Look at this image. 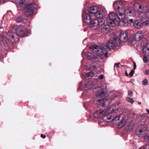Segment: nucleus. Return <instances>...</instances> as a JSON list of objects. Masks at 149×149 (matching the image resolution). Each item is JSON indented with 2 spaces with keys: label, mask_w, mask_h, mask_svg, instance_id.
I'll return each instance as SVG.
<instances>
[{
  "label": "nucleus",
  "mask_w": 149,
  "mask_h": 149,
  "mask_svg": "<svg viewBox=\"0 0 149 149\" xmlns=\"http://www.w3.org/2000/svg\"><path fill=\"white\" fill-rule=\"evenodd\" d=\"M94 15V17H96L99 18V19H104L102 18L104 17V13L102 10H99L98 9L97 12H96Z\"/></svg>",
  "instance_id": "nucleus-16"
},
{
  "label": "nucleus",
  "mask_w": 149,
  "mask_h": 149,
  "mask_svg": "<svg viewBox=\"0 0 149 149\" xmlns=\"http://www.w3.org/2000/svg\"><path fill=\"white\" fill-rule=\"evenodd\" d=\"M12 2L13 3H15V4H17V6L18 5L19 3V0H13Z\"/></svg>",
  "instance_id": "nucleus-37"
},
{
  "label": "nucleus",
  "mask_w": 149,
  "mask_h": 149,
  "mask_svg": "<svg viewBox=\"0 0 149 149\" xmlns=\"http://www.w3.org/2000/svg\"><path fill=\"white\" fill-rule=\"evenodd\" d=\"M130 22L131 23H133V19H130L128 21Z\"/></svg>",
  "instance_id": "nucleus-46"
},
{
  "label": "nucleus",
  "mask_w": 149,
  "mask_h": 149,
  "mask_svg": "<svg viewBox=\"0 0 149 149\" xmlns=\"http://www.w3.org/2000/svg\"><path fill=\"white\" fill-rule=\"evenodd\" d=\"M18 18H17V20H18Z\"/></svg>",
  "instance_id": "nucleus-54"
},
{
  "label": "nucleus",
  "mask_w": 149,
  "mask_h": 149,
  "mask_svg": "<svg viewBox=\"0 0 149 149\" xmlns=\"http://www.w3.org/2000/svg\"><path fill=\"white\" fill-rule=\"evenodd\" d=\"M104 55L105 57H107L108 56V53H105L104 54Z\"/></svg>",
  "instance_id": "nucleus-48"
},
{
  "label": "nucleus",
  "mask_w": 149,
  "mask_h": 149,
  "mask_svg": "<svg viewBox=\"0 0 149 149\" xmlns=\"http://www.w3.org/2000/svg\"><path fill=\"white\" fill-rule=\"evenodd\" d=\"M148 81L146 79H144L142 81V84L143 85H146L148 84Z\"/></svg>",
  "instance_id": "nucleus-33"
},
{
  "label": "nucleus",
  "mask_w": 149,
  "mask_h": 149,
  "mask_svg": "<svg viewBox=\"0 0 149 149\" xmlns=\"http://www.w3.org/2000/svg\"><path fill=\"white\" fill-rule=\"evenodd\" d=\"M96 90V95L98 97L100 98L105 96L106 94L105 89L98 87L95 88Z\"/></svg>",
  "instance_id": "nucleus-13"
},
{
  "label": "nucleus",
  "mask_w": 149,
  "mask_h": 149,
  "mask_svg": "<svg viewBox=\"0 0 149 149\" xmlns=\"http://www.w3.org/2000/svg\"><path fill=\"white\" fill-rule=\"evenodd\" d=\"M141 46L143 48V54H146L149 52V46L148 47V41L144 38H142L141 41Z\"/></svg>",
  "instance_id": "nucleus-8"
},
{
  "label": "nucleus",
  "mask_w": 149,
  "mask_h": 149,
  "mask_svg": "<svg viewBox=\"0 0 149 149\" xmlns=\"http://www.w3.org/2000/svg\"><path fill=\"white\" fill-rule=\"evenodd\" d=\"M126 3L124 1H117L114 2L113 6L117 15L113 12L110 13L109 15V20L108 21V24L111 27H114L119 19L124 18L125 16L123 14L124 7Z\"/></svg>",
  "instance_id": "nucleus-1"
},
{
  "label": "nucleus",
  "mask_w": 149,
  "mask_h": 149,
  "mask_svg": "<svg viewBox=\"0 0 149 149\" xmlns=\"http://www.w3.org/2000/svg\"><path fill=\"white\" fill-rule=\"evenodd\" d=\"M113 41L115 44L116 43H117L118 44L117 46H119L121 42V41L120 39L119 38H118L117 36H114L113 37Z\"/></svg>",
  "instance_id": "nucleus-22"
},
{
  "label": "nucleus",
  "mask_w": 149,
  "mask_h": 149,
  "mask_svg": "<svg viewBox=\"0 0 149 149\" xmlns=\"http://www.w3.org/2000/svg\"><path fill=\"white\" fill-rule=\"evenodd\" d=\"M134 69L135 70L136 69V65L135 62H134Z\"/></svg>",
  "instance_id": "nucleus-45"
},
{
  "label": "nucleus",
  "mask_w": 149,
  "mask_h": 149,
  "mask_svg": "<svg viewBox=\"0 0 149 149\" xmlns=\"http://www.w3.org/2000/svg\"><path fill=\"white\" fill-rule=\"evenodd\" d=\"M119 38L121 41L126 42L128 39V37L126 32L124 31H120Z\"/></svg>",
  "instance_id": "nucleus-15"
},
{
  "label": "nucleus",
  "mask_w": 149,
  "mask_h": 149,
  "mask_svg": "<svg viewBox=\"0 0 149 149\" xmlns=\"http://www.w3.org/2000/svg\"><path fill=\"white\" fill-rule=\"evenodd\" d=\"M118 43H115L113 40L109 41L107 42V45L104 44L103 47L104 49V51H108L110 50V49H114L116 47H117Z\"/></svg>",
  "instance_id": "nucleus-7"
},
{
  "label": "nucleus",
  "mask_w": 149,
  "mask_h": 149,
  "mask_svg": "<svg viewBox=\"0 0 149 149\" xmlns=\"http://www.w3.org/2000/svg\"><path fill=\"white\" fill-rule=\"evenodd\" d=\"M127 2H126L125 6ZM124 9L123 14L125 16V15L127 17H134L136 15L135 10L134 9H132L130 6L127 9L124 8Z\"/></svg>",
  "instance_id": "nucleus-10"
},
{
  "label": "nucleus",
  "mask_w": 149,
  "mask_h": 149,
  "mask_svg": "<svg viewBox=\"0 0 149 149\" xmlns=\"http://www.w3.org/2000/svg\"><path fill=\"white\" fill-rule=\"evenodd\" d=\"M94 85V83L93 81H90L86 82L85 84L84 88L85 90L90 89Z\"/></svg>",
  "instance_id": "nucleus-18"
},
{
  "label": "nucleus",
  "mask_w": 149,
  "mask_h": 149,
  "mask_svg": "<svg viewBox=\"0 0 149 149\" xmlns=\"http://www.w3.org/2000/svg\"><path fill=\"white\" fill-rule=\"evenodd\" d=\"M116 111H113L111 113L110 111H107L105 113L104 116L103 117V120L105 122H109L112 120L116 121L118 123V127L119 128H122L125 124V121L124 116L123 115H119L116 117Z\"/></svg>",
  "instance_id": "nucleus-2"
},
{
  "label": "nucleus",
  "mask_w": 149,
  "mask_h": 149,
  "mask_svg": "<svg viewBox=\"0 0 149 149\" xmlns=\"http://www.w3.org/2000/svg\"><path fill=\"white\" fill-rule=\"evenodd\" d=\"M141 149H149V144L145 145L143 147H141Z\"/></svg>",
  "instance_id": "nucleus-32"
},
{
  "label": "nucleus",
  "mask_w": 149,
  "mask_h": 149,
  "mask_svg": "<svg viewBox=\"0 0 149 149\" xmlns=\"http://www.w3.org/2000/svg\"><path fill=\"white\" fill-rule=\"evenodd\" d=\"M12 38L13 39L15 40H19V38H17V39H16L15 38V37L14 36V35L13 34V35H12Z\"/></svg>",
  "instance_id": "nucleus-43"
},
{
  "label": "nucleus",
  "mask_w": 149,
  "mask_h": 149,
  "mask_svg": "<svg viewBox=\"0 0 149 149\" xmlns=\"http://www.w3.org/2000/svg\"><path fill=\"white\" fill-rule=\"evenodd\" d=\"M84 13H86L84 15V19L86 24L88 25L91 27L98 26L100 27L105 23L104 19H95L93 16L86 12V10H84Z\"/></svg>",
  "instance_id": "nucleus-3"
},
{
  "label": "nucleus",
  "mask_w": 149,
  "mask_h": 149,
  "mask_svg": "<svg viewBox=\"0 0 149 149\" xmlns=\"http://www.w3.org/2000/svg\"><path fill=\"white\" fill-rule=\"evenodd\" d=\"M146 111H147V112H148V113L149 114V110L147 109H146Z\"/></svg>",
  "instance_id": "nucleus-50"
},
{
  "label": "nucleus",
  "mask_w": 149,
  "mask_h": 149,
  "mask_svg": "<svg viewBox=\"0 0 149 149\" xmlns=\"http://www.w3.org/2000/svg\"><path fill=\"white\" fill-rule=\"evenodd\" d=\"M128 95L130 97H132L133 95L132 92L130 91H129L128 92Z\"/></svg>",
  "instance_id": "nucleus-38"
},
{
  "label": "nucleus",
  "mask_w": 149,
  "mask_h": 149,
  "mask_svg": "<svg viewBox=\"0 0 149 149\" xmlns=\"http://www.w3.org/2000/svg\"><path fill=\"white\" fill-rule=\"evenodd\" d=\"M141 104V102H139L138 103V104L140 105V104Z\"/></svg>",
  "instance_id": "nucleus-52"
},
{
  "label": "nucleus",
  "mask_w": 149,
  "mask_h": 149,
  "mask_svg": "<svg viewBox=\"0 0 149 149\" xmlns=\"http://www.w3.org/2000/svg\"><path fill=\"white\" fill-rule=\"evenodd\" d=\"M94 104L100 106L102 107V108H105V106L107 103L109 102V101L107 100L103 99H95L93 101Z\"/></svg>",
  "instance_id": "nucleus-9"
},
{
  "label": "nucleus",
  "mask_w": 149,
  "mask_h": 149,
  "mask_svg": "<svg viewBox=\"0 0 149 149\" xmlns=\"http://www.w3.org/2000/svg\"><path fill=\"white\" fill-rule=\"evenodd\" d=\"M139 9H141L142 8L141 5H139Z\"/></svg>",
  "instance_id": "nucleus-49"
},
{
  "label": "nucleus",
  "mask_w": 149,
  "mask_h": 149,
  "mask_svg": "<svg viewBox=\"0 0 149 149\" xmlns=\"http://www.w3.org/2000/svg\"><path fill=\"white\" fill-rule=\"evenodd\" d=\"M125 74L126 75V76H128V74H127V71H126V72L125 73Z\"/></svg>",
  "instance_id": "nucleus-51"
},
{
  "label": "nucleus",
  "mask_w": 149,
  "mask_h": 149,
  "mask_svg": "<svg viewBox=\"0 0 149 149\" xmlns=\"http://www.w3.org/2000/svg\"><path fill=\"white\" fill-rule=\"evenodd\" d=\"M86 66L87 68L90 70H92L96 67V66L94 65L92 63H91V64H87Z\"/></svg>",
  "instance_id": "nucleus-26"
},
{
  "label": "nucleus",
  "mask_w": 149,
  "mask_h": 149,
  "mask_svg": "<svg viewBox=\"0 0 149 149\" xmlns=\"http://www.w3.org/2000/svg\"><path fill=\"white\" fill-rule=\"evenodd\" d=\"M118 105L116 104H113L112 106L109 107L108 106H106L105 108H102V109H100L99 110H97L94 113V116L95 118H100L103 115V117L104 116L105 113L107 111H110L111 112H111L113 111H117L118 109Z\"/></svg>",
  "instance_id": "nucleus-4"
},
{
  "label": "nucleus",
  "mask_w": 149,
  "mask_h": 149,
  "mask_svg": "<svg viewBox=\"0 0 149 149\" xmlns=\"http://www.w3.org/2000/svg\"><path fill=\"white\" fill-rule=\"evenodd\" d=\"M120 64V63H117L115 64V66L116 65L118 67H119L118 66Z\"/></svg>",
  "instance_id": "nucleus-47"
},
{
  "label": "nucleus",
  "mask_w": 149,
  "mask_h": 149,
  "mask_svg": "<svg viewBox=\"0 0 149 149\" xmlns=\"http://www.w3.org/2000/svg\"><path fill=\"white\" fill-rule=\"evenodd\" d=\"M18 30H19V29H18V27H16V29H15V31L16 32V35L17 36H18V33H19Z\"/></svg>",
  "instance_id": "nucleus-39"
},
{
  "label": "nucleus",
  "mask_w": 149,
  "mask_h": 149,
  "mask_svg": "<svg viewBox=\"0 0 149 149\" xmlns=\"http://www.w3.org/2000/svg\"><path fill=\"white\" fill-rule=\"evenodd\" d=\"M146 17L149 19V11L146 13Z\"/></svg>",
  "instance_id": "nucleus-41"
},
{
  "label": "nucleus",
  "mask_w": 149,
  "mask_h": 149,
  "mask_svg": "<svg viewBox=\"0 0 149 149\" xmlns=\"http://www.w3.org/2000/svg\"><path fill=\"white\" fill-rule=\"evenodd\" d=\"M133 126V124L132 123H127L126 124V130L127 131L132 129Z\"/></svg>",
  "instance_id": "nucleus-24"
},
{
  "label": "nucleus",
  "mask_w": 149,
  "mask_h": 149,
  "mask_svg": "<svg viewBox=\"0 0 149 149\" xmlns=\"http://www.w3.org/2000/svg\"><path fill=\"white\" fill-rule=\"evenodd\" d=\"M134 26L137 29H140L143 26L142 23L140 22L139 20H136L134 23Z\"/></svg>",
  "instance_id": "nucleus-19"
},
{
  "label": "nucleus",
  "mask_w": 149,
  "mask_h": 149,
  "mask_svg": "<svg viewBox=\"0 0 149 149\" xmlns=\"http://www.w3.org/2000/svg\"><path fill=\"white\" fill-rule=\"evenodd\" d=\"M19 1H19V6L22 7L25 4L24 3V0H19Z\"/></svg>",
  "instance_id": "nucleus-31"
},
{
  "label": "nucleus",
  "mask_w": 149,
  "mask_h": 149,
  "mask_svg": "<svg viewBox=\"0 0 149 149\" xmlns=\"http://www.w3.org/2000/svg\"><path fill=\"white\" fill-rule=\"evenodd\" d=\"M109 25H105L102 28L101 32L102 33H106V31H108L109 28Z\"/></svg>",
  "instance_id": "nucleus-25"
},
{
  "label": "nucleus",
  "mask_w": 149,
  "mask_h": 149,
  "mask_svg": "<svg viewBox=\"0 0 149 149\" xmlns=\"http://www.w3.org/2000/svg\"><path fill=\"white\" fill-rule=\"evenodd\" d=\"M123 18L119 19L120 21H118V23L119 24V25L121 26H128V23L127 22L124 21L123 19Z\"/></svg>",
  "instance_id": "nucleus-20"
},
{
  "label": "nucleus",
  "mask_w": 149,
  "mask_h": 149,
  "mask_svg": "<svg viewBox=\"0 0 149 149\" xmlns=\"http://www.w3.org/2000/svg\"><path fill=\"white\" fill-rule=\"evenodd\" d=\"M104 45L102 44L100 47L97 46H94L92 48V50L95 54L97 55H102L104 53V51L103 47Z\"/></svg>",
  "instance_id": "nucleus-12"
},
{
  "label": "nucleus",
  "mask_w": 149,
  "mask_h": 149,
  "mask_svg": "<svg viewBox=\"0 0 149 149\" xmlns=\"http://www.w3.org/2000/svg\"><path fill=\"white\" fill-rule=\"evenodd\" d=\"M147 133L146 127L145 125L139 126L136 130V135L139 137L144 136Z\"/></svg>",
  "instance_id": "nucleus-5"
},
{
  "label": "nucleus",
  "mask_w": 149,
  "mask_h": 149,
  "mask_svg": "<svg viewBox=\"0 0 149 149\" xmlns=\"http://www.w3.org/2000/svg\"><path fill=\"white\" fill-rule=\"evenodd\" d=\"M143 25H144L145 27H149V21H146L142 23Z\"/></svg>",
  "instance_id": "nucleus-29"
},
{
  "label": "nucleus",
  "mask_w": 149,
  "mask_h": 149,
  "mask_svg": "<svg viewBox=\"0 0 149 149\" xmlns=\"http://www.w3.org/2000/svg\"><path fill=\"white\" fill-rule=\"evenodd\" d=\"M126 100L128 102H130L131 103H133L134 102V101L133 100V99L132 98H130V97H127L126 98Z\"/></svg>",
  "instance_id": "nucleus-30"
},
{
  "label": "nucleus",
  "mask_w": 149,
  "mask_h": 149,
  "mask_svg": "<svg viewBox=\"0 0 149 149\" xmlns=\"http://www.w3.org/2000/svg\"><path fill=\"white\" fill-rule=\"evenodd\" d=\"M29 33V31L24 26L19 25V36L22 37H26Z\"/></svg>",
  "instance_id": "nucleus-11"
},
{
  "label": "nucleus",
  "mask_w": 149,
  "mask_h": 149,
  "mask_svg": "<svg viewBox=\"0 0 149 149\" xmlns=\"http://www.w3.org/2000/svg\"><path fill=\"white\" fill-rule=\"evenodd\" d=\"M5 0H0V1H5Z\"/></svg>",
  "instance_id": "nucleus-53"
},
{
  "label": "nucleus",
  "mask_w": 149,
  "mask_h": 149,
  "mask_svg": "<svg viewBox=\"0 0 149 149\" xmlns=\"http://www.w3.org/2000/svg\"><path fill=\"white\" fill-rule=\"evenodd\" d=\"M37 6L36 4H29L27 5L25 14L26 17L31 16L33 13L34 9L36 8Z\"/></svg>",
  "instance_id": "nucleus-6"
},
{
  "label": "nucleus",
  "mask_w": 149,
  "mask_h": 149,
  "mask_svg": "<svg viewBox=\"0 0 149 149\" xmlns=\"http://www.w3.org/2000/svg\"><path fill=\"white\" fill-rule=\"evenodd\" d=\"M143 60L145 63H147L148 61L147 57L145 55L144 56Z\"/></svg>",
  "instance_id": "nucleus-34"
},
{
  "label": "nucleus",
  "mask_w": 149,
  "mask_h": 149,
  "mask_svg": "<svg viewBox=\"0 0 149 149\" xmlns=\"http://www.w3.org/2000/svg\"><path fill=\"white\" fill-rule=\"evenodd\" d=\"M104 76L103 75H100L98 77V78L100 79H103Z\"/></svg>",
  "instance_id": "nucleus-40"
},
{
  "label": "nucleus",
  "mask_w": 149,
  "mask_h": 149,
  "mask_svg": "<svg viewBox=\"0 0 149 149\" xmlns=\"http://www.w3.org/2000/svg\"><path fill=\"white\" fill-rule=\"evenodd\" d=\"M98 10V7L96 6H93L88 8L87 10V13L93 16L95 13Z\"/></svg>",
  "instance_id": "nucleus-14"
},
{
  "label": "nucleus",
  "mask_w": 149,
  "mask_h": 149,
  "mask_svg": "<svg viewBox=\"0 0 149 149\" xmlns=\"http://www.w3.org/2000/svg\"><path fill=\"white\" fill-rule=\"evenodd\" d=\"M144 118V117L142 115L136 117V120L138 123L141 122Z\"/></svg>",
  "instance_id": "nucleus-27"
},
{
  "label": "nucleus",
  "mask_w": 149,
  "mask_h": 149,
  "mask_svg": "<svg viewBox=\"0 0 149 149\" xmlns=\"http://www.w3.org/2000/svg\"><path fill=\"white\" fill-rule=\"evenodd\" d=\"M86 58L88 59L91 60L93 61L95 59L96 56H95L92 53H87L86 55Z\"/></svg>",
  "instance_id": "nucleus-21"
},
{
  "label": "nucleus",
  "mask_w": 149,
  "mask_h": 149,
  "mask_svg": "<svg viewBox=\"0 0 149 149\" xmlns=\"http://www.w3.org/2000/svg\"><path fill=\"white\" fill-rule=\"evenodd\" d=\"M40 136L41 137L43 138V139H45L46 137L45 135H43V134H41L40 135Z\"/></svg>",
  "instance_id": "nucleus-44"
},
{
  "label": "nucleus",
  "mask_w": 149,
  "mask_h": 149,
  "mask_svg": "<svg viewBox=\"0 0 149 149\" xmlns=\"http://www.w3.org/2000/svg\"><path fill=\"white\" fill-rule=\"evenodd\" d=\"M145 140L146 142L149 143V134L145 137Z\"/></svg>",
  "instance_id": "nucleus-35"
},
{
  "label": "nucleus",
  "mask_w": 149,
  "mask_h": 149,
  "mask_svg": "<svg viewBox=\"0 0 149 149\" xmlns=\"http://www.w3.org/2000/svg\"><path fill=\"white\" fill-rule=\"evenodd\" d=\"M149 73V69L146 70L145 72V74L146 75H148Z\"/></svg>",
  "instance_id": "nucleus-42"
},
{
  "label": "nucleus",
  "mask_w": 149,
  "mask_h": 149,
  "mask_svg": "<svg viewBox=\"0 0 149 149\" xmlns=\"http://www.w3.org/2000/svg\"><path fill=\"white\" fill-rule=\"evenodd\" d=\"M144 34V32L142 31H139L137 32L135 35L136 39L137 40H139L141 39Z\"/></svg>",
  "instance_id": "nucleus-17"
},
{
  "label": "nucleus",
  "mask_w": 149,
  "mask_h": 149,
  "mask_svg": "<svg viewBox=\"0 0 149 149\" xmlns=\"http://www.w3.org/2000/svg\"><path fill=\"white\" fill-rule=\"evenodd\" d=\"M134 73V71L133 70H132L129 73V75L130 77H132L133 76Z\"/></svg>",
  "instance_id": "nucleus-36"
},
{
  "label": "nucleus",
  "mask_w": 149,
  "mask_h": 149,
  "mask_svg": "<svg viewBox=\"0 0 149 149\" xmlns=\"http://www.w3.org/2000/svg\"><path fill=\"white\" fill-rule=\"evenodd\" d=\"M19 23L21 22H23L24 23H27V20L26 19L23 18L22 17H19Z\"/></svg>",
  "instance_id": "nucleus-28"
},
{
  "label": "nucleus",
  "mask_w": 149,
  "mask_h": 149,
  "mask_svg": "<svg viewBox=\"0 0 149 149\" xmlns=\"http://www.w3.org/2000/svg\"><path fill=\"white\" fill-rule=\"evenodd\" d=\"M94 75L95 74L94 72H90L86 73L85 75V77L90 79L94 76Z\"/></svg>",
  "instance_id": "nucleus-23"
}]
</instances>
